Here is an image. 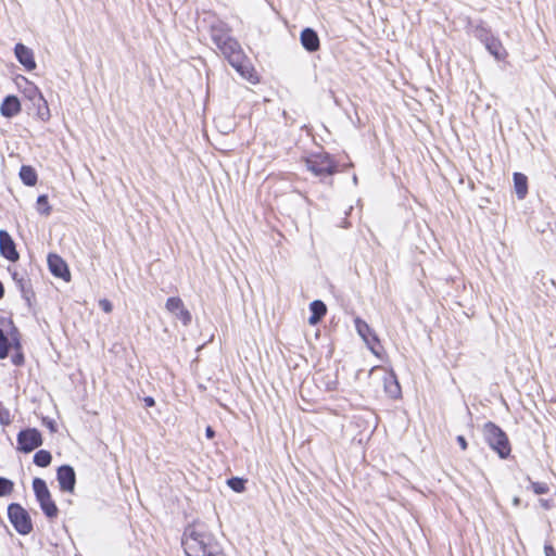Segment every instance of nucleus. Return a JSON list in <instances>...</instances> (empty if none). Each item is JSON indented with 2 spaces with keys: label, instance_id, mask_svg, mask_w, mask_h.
<instances>
[{
  "label": "nucleus",
  "instance_id": "f257e3e1",
  "mask_svg": "<svg viewBox=\"0 0 556 556\" xmlns=\"http://www.w3.org/2000/svg\"><path fill=\"white\" fill-rule=\"evenodd\" d=\"M181 545L186 556H217L223 553L215 535L205 525L189 523L182 533Z\"/></svg>",
  "mask_w": 556,
  "mask_h": 556
},
{
  "label": "nucleus",
  "instance_id": "f03ea898",
  "mask_svg": "<svg viewBox=\"0 0 556 556\" xmlns=\"http://www.w3.org/2000/svg\"><path fill=\"white\" fill-rule=\"evenodd\" d=\"M482 433L489 447L494 451L501 459H507L511 453V446L506 432L495 422L486 421L483 425Z\"/></svg>",
  "mask_w": 556,
  "mask_h": 556
},
{
  "label": "nucleus",
  "instance_id": "7ed1b4c3",
  "mask_svg": "<svg viewBox=\"0 0 556 556\" xmlns=\"http://www.w3.org/2000/svg\"><path fill=\"white\" fill-rule=\"evenodd\" d=\"M306 168L316 177H330L338 172V163L325 151L312 152L304 157Z\"/></svg>",
  "mask_w": 556,
  "mask_h": 556
},
{
  "label": "nucleus",
  "instance_id": "20e7f679",
  "mask_svg": "<svg viewBox=\"0 0 556 556\" xmlns=\"http://www.w3.org/2000/svg\"><path fill=\"white\" fill-rule=\"evenodd\" d=\"M33 490L40 509L48 519H54L59 515V508L52 500L47 482L41 478H34Z\"/></svg>",
  "mask_w": 556,
  "mask_h": 556
},
{
  "label": "nucleus",
  "instance_id": "39448f33",
  "mask_svg": "<svg viewBox=\"0 0 556 556\" xmlns=\"http://www.w3.org/2000/svg\"><path fill=\"white\" fill-rule=\"evenodd\" d=\"M8 518L14 530L21 535H27L34 529L29 513L18 503L9 504Z\"/></svg>",
  "mask_w": 556,
  "mask_h": 556
},
{
  "label": "nucleus",
  "instance_id": "423d86ee",
  "mask_svg": "<svg viewBox=\"0 0 556 556\" xmlns=\"http://www.w3.org/2000/svg\"><path fill=\"white\" fill-rule=\"evenodd\" d=\"M16 450L23 454H28L43 444L41 432L37 428L22 429L16 435Z\"/></svg>",
  "mask_w": 556,
  "mask_h": 556
},
{
  "label": "nucleus",
  "instance_id": "0eeeda50",
  "mask_svg": "<svg viewBox=\"0 0 556 556\" xmlns=\"http://www.w3.org/2000/svg\"><path fill=\"white\" fill-rule=\"evenodd\" d=\"M9 273L13 281L15 282L17 289L21 292L22 299L25 301L27 307L30 309L33 307V302L35 301V292L30 282V279L27 276L26 271L20 273L16 269L8 268Z\"/></svg>",
  "mask_w": 556,
  "mask_h": 556
},
{
  "label": "nucleus",
  "instance_id": "6e6552de",
  "mask_svg": "<svg viewBox=\"0 0 556 556\" xmlns=\"http://www.w3.org/2000/svg\"><path fill=\"white\" fill-rule=\"evenodd\" d=\"M355 329L358 336L366 343L367 348L375 354L378 355L377 346L380 345V340L375 330L361 317L354 319Z\"/></svg>",
  "mask_w": 556,
  "mask_h": 556
},
{
  "label": "nucleus",
  "instance_id": "1a4fd4ad",
  "mask_svg": "<svg viewBox=\"0 0 556 556\" xmlns=\"http://www.w3.org/2000/svg\"><path fill=\"white\" fill-rule=\"evenodd\" d=\"M59 488L64 493H74L76 486V472L73 466L64 464L56 469Z\"/></svg>",
  "mask_w": 556,
  "mask_h": 556
},
{
  "label": "nucleus",
  "instance_id": "9d476101",
  "mask_svg": "<svg viewBox=\"0 0 556 556\" xmlns=\"http://www.w3.org/2000/svg\"><path fill=\"white\" fill-rule=\"evenodd\" d=\"M50 273L64 281L71 280V271L66 262L55 253H49L47 257Z\"/></svg>",
  "mask_w": 556,
  "mask_h": 556
},
{
  "label": "nucleus",
  "instance_id": "9b49d317",
  "mask_svg": "<svg viewBox=\"0 0 556 556\" xmlns=\"http://www.w3.org/2000/svg\"><path fill=\"white\" fill-rule=\"evenodd\" d=\"M216 47L229 63H238V60L244 54L241 46L232 36L227 38V40L222 41Z\"/></svg>",
  "mask_w": 556,
  "mask_h": 556
},
{
  "label": "nucleus",
  "instance_id": "f8f14e48",
  "mask_svg": "<svg viewBox=\"0 0 556 556\" xmlns=\"http://www.w3.org/2000/svg\"><path fill=\"white\" fill-rule=\"evenodd\" d=\"M0 255L10 262H16L20 258L14 240L4 229H0Z\"/></svg>",
  "mask_w": 556,
  "mask_h": 556
},
{
  "label": "nucleus",
  "instance_id": "ddd939ff",
  "mask_svg": "<svg viewBox=\"0 0 556 556\" xmlns=\"http://www.w3.org/2000/svg\"><path fill=\"white\" fill-rule=\"evenodd\" d=\"M25 105L28 114H35L37 118L42 122L49 121L51 114L48 102L43 98L42 93H39L36 97V100H30Z\"/></svg>",
  "mask_w": 556,
  "mask_h": 556
},
{
  "label": "nucleus",
  "instance_id": "4468645a",
  "mask_svg": "<svg viewBox=\"0 0 556 556\" xmlns=\"http://www.w3.org/2000/svg\"><path fill=\"white\" fill-rule=\"evenodd\" d=\"M14 54L16 60L25 67L26 71H34L37 66L34 52L30 48L18 42L14 47Z\"/></svg>",
  "mask_w": 556,
  "mask_h": 556
},
{
  "label": "nucleus",
  "instance_id": "2eb2a0df",
  "mask_svg": "<svg viewBox=\"0 0 556 556\" xmlns=\"http://www.w3.org/2000/svg\"><path fill=\"white\" fill-rule=\"evenodd\" d=\"M300 42L302 47L309 53H314L320 49V39L317 31L312 27H305L300 34Z\"/></svg>",
  "mask_w": 556,
  "mask_h": 556
},
{
  "label": "nucleus",
  "instance_id": "dca6fc26",
  "mask_svg": "<svg viewBox=\"0 0 556 556\" xmlns=\"http://www.w3.org/2000/svg\"><path fill=\"white\" fill-rule=\"evenodd\" d=\"M22 111V103L14 94H8L0 104V114L5 118H13Z\"/></svg>",
  "mask_w": 556,
  "mask_h": 556
},
{
  "label": "nucleus",
  "instance_id": "f3484780",
  "mask_svg": "<svg viewBox=\"0 0 556 556\" xmlns=\"http://www.w3.org/2000/svg\"><path fill=\"white\" fill-rule=\"evenodd\" d=\"M383 388L387 395L391 399H399L402 395V389L395 372L391 369L383 372L382 377Z\"/></svg>",
  "mask_w": 556,
  "mask_h": 556
},
{
  "label": "nucleus",
  "instance_id": "a211bd4d",
  "mask_svg": "<svg viewBox=\"0 0 556 556\" xmlns=\"http://www.w3.org/2000/svg\"><path fill=\"white\" fill-rule=\"evenodd\" d=\"M231 29L227 23L216 20L210 25V35L212 41L217 46L224 40H227L231 35Z\"/></svg>",
  "mask_w": 556,
  "mask_h": 556
},
{
  "label": "nucleus",
  "instance_id": "6ab92c4d",
  "mask_svg": "<svg viewBox=\"0 0 556 556\" xmlns=\"http://www.w3.org/2000/svg\"><path fill=\"white\" fill-rule=\"evenodd\" d=\"M18 90L22 92L25 101L36 100V97L41 93L39 88L24 76H18L15 79Z\"/></svg>",
  "mask_w": 556,
  "mask_h": 556
},
{
  "label": "nucleus",
  "instance_id": "aec40b11",
  "mask_svg": "<svg viewBox=\"0 0 556 556\" xmlns=\"http://www.w3.org/2000/svg\"><path fill=\"white\" fill-rule=\"evenodd\" d=\"M243 78L248 79L251 83H256L257 78L254 74L253 67L245 60V55H241L238 60V63L231 62L229 63Z\"/></svg>",
  "mask_w": 556,
  "mask_h": 556
},
{
  "label": "nucleus",
  "instance_id": "412c9836",
  "mask_svg": "<svg viewBox=\"0 0 556 556\" xmlns=\"http://www.w3.org/2000/svg\"><path fill=\"white\" fill-rule=\"evenodd\" d=\"M488 52L497 61H502L507 56L506 49L497 37H492L485 45Z\"/></svg>",
  "mask_w": 556,
  "mask_h": 556
},
{
  "label": "nucleus",
  "instance_id": "4be33fe9",
  "mask_svg": "<svg viewBox=\"0 0 556 556\" xmlns=\"http://www.w3.org/2000/svg\"><path fill=\"white\" fill-rule=\"evenodd\" d=\"M514 189L519 200H523L528 194V177L519 172L514 173Z\"/></svg>",
  "mask_w": 556,
  "mask_h": 556
},
{
  "label": "nucleus",
  "instance_id": "5701e85b",
  "mask_svg": "<svg viewBox=\"0 0 556 556\" xmlns=\"http://www.w3.org/2000/svg\"><path fill=\"white\" fill-rule=\"evenodd\" d=\"M7 321L10 326L8 337L11 350H22V334L18 328L15 326L12 318H8Z\"/></svg>",
  "mask_w": 556,
  "mask_h": 556
},
{
  "label": "nucleus",
  "instance_id": "b1692460",
  "mask_svg": "<svg viewBox=\"0 0 556 556\" xmlns=\"http://www.w3.org/2000/svg\"><path fill=\"white\" fill-rule=\"evenodd\" d=\"M472 35L477 38L483 46L494 37L491 28L483 22L479 21L477 25L472 28Z\"/></svg>",
  "mask_w": 556,
  "mask_h": 556
},
{
  "label": "nucleus",
  "instance_id": "393cba45",
  "mask_svg": "<svg viewBox=\"0 0 556 556\" xmlns=\"http://www.w3.org/2000/svg\"><path fill=\"white\" fill-rule=\"evenodd\" d=\"M18 176L22 182L27 187H33L37 184L38 175L36 169L30 165H22Z\"/></svg>",
  "mask_w": 556,
  "mask_h": 556
},
{
  "label": "nucleus",
  "instance_id": "a878e982",
  "mask_svg": "<svg viewBox=\"0 0 556 556\" xmlns=\"http://www.w3.org/2000/svg\"><path fill=\"white\" fill-rule=\"evenodd\" d=\"M33 462L36 466L46 468L52 462V454L47 450H39L34 454Z\"/></svg>",
  "mask_w": 556,
  "mask_h": 556
},
{
  "label": "nucleus",
  "instance_id": "bb28decb",
  "mask_svg": "<svg viewBox=\"0 0 556 556\" xmlns=\"http://www.w3.org/2000/svg\"><path fill=\"white\" fill-rule=\"evenodd\" d=\"M36 210L42 216H49L52 212V206L49 204L47 194H39L36 201Z\"/></svg>",
  "mask_w": 556,
  "mask_h": 556
},
{
  "label": "nucleus",
  "instance_id": "cd10ccee",
  "mask_svg": "<svg viewBox=\"0 0 556 556\" xmlns=\"http://www.w3.org/2000/svg\"><path fill=\"white\" fill-rule=\"evenodd\" d=\"M248 480L241 477H231L227 479V485L236 493H242L245 491Z\"/></svg>",
  "mask_w": 556,
  "mask_h": 556
},
{
  "label": "nucleus",
  "instance_id": "c85d7f7f",
  "mask_svg": "<svg viewBox=\"0 0 556 556\" xmlns=\"http://www.w3.org/2000/svg\"><path fill=\"white\" fill-rule=\"evenodd\" d=\"M11 352L9 337L2 328H0V359H5Z\"/></svg>",
  "mask_w": 556,
  "mask_h": 556
},
{
  "label": "nucleus",
  "instance_id": "c756f323",
  "mask_svg": "<svg viewBox=\"0 0 556 556\" xmlns=\"http://www.w3.org/2000/svg\"><path fill=\"white\" fill-rule=\"evenodd\" d=\"M309 312L323 319L327 314V306L321 300H314L309 303Z\"/></svg>",
  "mask_w": 556,
  "mask_h": 556
},
{
  "label": "nucleus",
  "instance_id": "7c9ffc66",
  "mask_svg": "<svg viewBox=\"0 0 556 556\" xmlns=\"http://www.w3.org/2000/svg\"><path fill=\"white\" fill-rule=\"evenodd\" d=\"M184 302L179 296H170L166 300L165 307L172 314H177V312L182 308Z\"/></svg>",
  "mask_w": 556,
  "mask_h": 556
},
{
  "label": "nucleus",
  "instance_id": "2f4dec72",
  "mask_svg": "<svg viewBox=\"0 0 556 556\" xmlns=\"http://www.w3.org/2000/svg\"><path fill=\"white\" fill-rule=\"evenodd\" d=\"M526 480L529 481L530 483V489L538 495H543V494H546L548 493L549 491V488L547 485V483L545 482H535V481H532L530 476H527L526 477Z\"/></svg>",
  "mask_w": 556,
  "mask_h": 556
},
{
  "label": "nucleus",
  "instance_id": "473e14b6",
  "mask_svg": "<svg viewBox=\"0 0 556 556\" xmlns=\"http://www.w3.org/2000/svg\"><path fill=\"white\" fill-rule=\"evenodd\" d=\"M14 490V482L5 477H0V497L10 495Z\"/></svg>",
  "mask_w": 556,
  "mask_h": 556
},
{
  "label": "nucleus",
  "instance_id": "72a5a7b5",
  "mask_svg": "<svg viewBox=\"0 0 556 556\" xmlns=\"http://www.w3.org/2000/svg\"><path fill=\"white\" fill-rule=\"evenodd\" d=\"M175 316L182 323L184 326L190 325L192 320L191 313L185 307V305L177 312V314H175Z\"/></svg>",
  "mask_w": 556,
  "mask_h": 556
},
{
  "label": "nucleus",
  "instance_id": "f704fd0d",
  "mask_svg": "<svg viewBox=\"0 0 556 556\" xmlns=\"http://www.w3.org/2000/svg\"><path fill=\"white\" fill-rule=\"evenodd\" d=\"M13 354L11 356V362L14 366L16 367H22L24 366L25 364V355H24V352H23V349L22 350H13Z\"/></svg>",
  "mask_w": 556,
  "mask_h": 556
},
{
  "label": "nucleus",
  "instance_id": "c9c22d12",
  "mask_svg": "<svg viewBox=\"0 0 556 556\" xmlns=\"http://www.w3.org/2000/svg\"><path fill=\"white\" fill-rule=\"evenodd\" d=\"M12 422L10 410L0 401V425L9 426Z\"/></svg>",
  "mask_w": 556,
  "mask_h": 556
},
{
  "label": "nucleus",
  "instance_id": "e433bc0d",
  "mask_svg": "<svg viewBox=\"0 0 556 556\" xmlns=\"http://www.w3.org/2000/svg\"><path fill=\"white\" fill-rule=\"evenodd\" d=\"M41 422L45 427L49 429L51 433H55L58 431V425L54 419L50 417H42Z\"/></svg>",
  "mask_w": 556,
  "mask_h": 556
},
{
  "label": "nucleus",
  "instance_id": "4c0bfd02",
  "mask_svg": "<svg viewBox=\"0 0 556 556\" xmlns=\"http://www.w3.org/2000/svg\"><path fill=\"white\" fill-rule=\"evenodd\" d=\"M99 306L101 307V309L105 313H111L112 309H113V304L110 300L108 299H102L99 301Z\"/></svg>",
  "mask_w": 556,
  "mask_h": 556
},
{
  "label": "nucleus",
  "instance_id": "58836bf2",
  "mask_svg": "<svg viewBox=\"0 0 556 556\" xmlns=\"http://www.w3.org/2000/svg\"><path fill=\"white\" fill-rule=\"evenodd\" d=\"M544 554H545V556H556V549L551 543L545 542Z\"/></svg>",
  "mask_w": 556,
  "mask_h": 556
},
{
  "label": "nucleus",
  "instance_id": "ea45409f",
  "mask_svg": "<svg viewBox=\"0 0 556 556\" xmlns=\"http://www.w3.org/2000/svg\"><path fill=\"white\" fill-rule=\"evenodd\" d=\"M456 441L463 451L467 450L468 442L464 435H457Z\"/></svg>",
  "mask_w": 556,
  "mask_h": 556
},
{
  "label": "nucleus",
  "instance_id": "a19ab883",
  "mask_svg": "<svg viewBox=\"0 0 556 556\" xmlns=\"http://www.w3.org/2000/svg\"><path fill=\"white\" fill-rule=\"evenodd\" d=\"M143 403L146 407H153L155 405V400L153 396L148 395L143 397Z\"/></svg>",
  "mask_w": 556,
  "mask_h": 556
},
{
  "label": "nucleus",
  "instance_id": "79ce46f5",
  "mask_svg": "<svg viewBox=\"0 0 556 556\" xmlns=\"http://www.w3.org/2000/svg\"><path fill=\"white\" fill-rule=\"evenodd\" d=\"M323 319L319 318L318 316L314 315L313 313H311V316L308 317V324L312 325V326H315L317 324H319Z\"/></svg>",
  "mask_w": 556,
  "mask_h": 556
},
{
  "label": "nucleus",
  "instance_id": "37998d69",
  "mask_svg": "<svg viewBox=\"0 0 556 556\" xmlns=\"http://www.w3.org/2000/svg\"><path fill=\"white\" fill-rule=\"evenodd\" d=\"M215 434H216V432H215V430L213 429V427L207 426V427L205 428V437H206L207 439H210V440H211V439H214V438H215Z\"/></svg>",
  "mask_w": 556,
  "mask_h": 556
},
{
  "label": "nucleus",
  "instance_id": "c03bdc74",
  "mask_svg": "<svg viewBox=\"0 0 556 556\" xmlns=\"http://www.w3.org/2000/svg\"><path fill=\"white\" fill-rule=\"evenodd\" d=\"M540 504L545 509H549L551 508V502L548 500L541 498L540 500Z\"/></svg>",
  "mask_w": 556,
  "mask_h": 556
},
{
  "label": "nucleus",
  "instance_id": "a18cd8bd",
  "mask_svg": "<svg viewBox=\"0 0 556 556\" xmlns=\"http://www.w3.org/2000/svg\"><path fill=\"white\" fill-rule=\"evenodd\" d=\"M520 503H521L520 497L515 496V497L513 498V505H514V506H519V505H520Z\"/></svg>",
  "mask_w": 556,
  "mask_h": 556
},
{
  "label": "nucleus",
  "instance_id": "49530a36",
  "mask_svg": "<svg viewBox=\"0 0 556 556\" xmlns=\"http://www.w3.org/2000/svg\"><path fill=\"white\" fill-rule=\"evenodd\" d=\"M336 384H337V382H336V381H334V382H332V383H329V384H328V389H329V390H333V389L336 388Z\"/></svg>",
  "mask_w": 556,
  "mask_h": 556
},
{
  "label": "nucleus",
  "instance_id": "de8ad7c7",
  "mask_svg": "<svg viewBox=\"0 0 556 556\" xmlns=\"http://www.w3.org/2000/svg\"><path fill=\"white\" fill-rule=\"evenodd\" d=\"M352 179H353L354 185H357L358 178H357V176L355 174L353 175Z\"/></svg>",
  "mask_w": 556,
  "mask_h": 556
},
{
  "label": "nucleus",
  "instance_id": "09e8293b",
  "mask_svg": "<svg viewBox=\"0 0 556 556\" xmlns=\"http://www.w3.org/2000/svg\"><path fill=\"white\" fill-rule=\"evenodd\" d=\"M5 319L3 317H0V324H2Z\"/></svg>",
  "mask_w": 556,
  "mask_h": 556
}]
</instances>
